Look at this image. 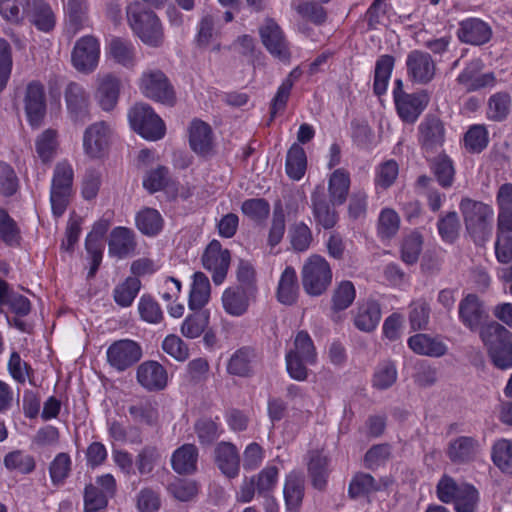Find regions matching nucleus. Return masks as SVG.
I'll return each instance as SVG.
<instances>
[{"label":"nucleus","instance_id":"obj_54","mask_svg":"<svg viewBox=\"0 0 512 512\" xmlns=\"http://www.w3.org/2000/svg\"><path fill=\"white\" fill-rule=\"evenodd\" d=\"M356 290L351 281H342L335 288L332 295V309L342 311L347 309L354 301Z\"/></svg>","mask_w":512,"mask_h":512},{"label":"nucleus","instance_id":"obj_22","mask_svg":"<svg viewBox=\"0 0 512 512\" xmlns=\"http://www.w3.org/2000/svg\"><path fill=\"white\" fill-rule=\"evenodd\" d=\"M388 479L376 480L372 475L364 472L356 473L348 487V494L352 499L368 496L389 486Z\"/></svg>","mask_w":512,"mask_h":512},{"label":"nucleus","instance_id":"obj_25","mask_svg":"<svg viewBox=\"0 0 512 512\" xmlns=\"http://www.w3.org/2000/svg\"><path fill=\"white\" fill-rule=\"evenodd\" d=\"M283 494L286 510L288 512H299L304 497V477L296 472L287 475Z\"/></svg>","mask_w":512,"mask_h":512},{"label":"nucleus","instance_id":"obj_18","mask_svg":"<svg viewBox=\"0 0 512 512\" xmlns=\"http://www.w3.org/2000/svg\"><path fill=\"white\" fill-rule=\"evenodd\" d=\"M110 134L111 129L105 122L90 125L84 133L85 152L91 157H100L108 147Z\"/></svg>","mask_w":512,"mask_h":512},{"label":"nucleus","instance_id":"obj_49","mask_svg":"<svg viewBox=\"0 0 512 512\" xmlns=\"http://www.w3.org/2000/svg\"><path fill=\"white\" fill-rule=\"evenodd\" d=\"M393 67L394 58L391 55H382L377 60L373 85L374 92L377 95H382L386 92Z\"/></svg>","mask_w":512,"mask_h":512},{"label":"nucleus","instance_id":"obj_39","mask_svg":"<svg viewBox=\"0 0 512 512\" xmlns=\"http://www.w3.org/2000/svg\"><path fill=\"white\" fill-rule=\"evenodd\" d=\"M3 306H8L11 312L19 316H26L31 310L28 298L11 291L8 284L0 279V308Z\"/></svg>","mask_w":512,"mask_h":512},{"label":"nucleus","instance_id":"obj_2","mask_svg":"<svg viewBox=\"0 0 512 512\" xmlns=\"http://www.w3.org/2000/svg\"><path fill=\"white\" fill-rule=\"evenodd\" d=\"M466 229L474 242L483 245L492 234L493 210L479 201L465 198L460 203Z\"/></svg>","mask_w":512,"mask_h":512},{"label":"nucleus","instance_id":"obj_64","mask_svg":"<svg viewBox=\"0 0 512 512\" xmlns=\"http://www.w3.org/2000/svg\"><path fill=\"white\" fill-rule=\"evenodd\" d=\"M4 464L6 468L17 470L23 474L31 473L35 469L34 458L22 451H13L7 454L4 458Z\"/></svg>","mask_w":512,"mask_h":512},{"label":"nucleus","instance_id":"obj_12","mask_svg":"<svg viewBox=\"0 0 512 512\" xmlns=\"http://www.w3.org/2000/svg\"><path fill=\"white\" fill-rule=\"evenodd\" d=\"M66 108L74 123L84 124L90 119L89 94L84 87L76 82H70L64 91Z\"/></svg>","mask_w":512,"mask_h":512},{"label":"nucleus","instance_id":"obj_50","mask_svg":"<svg viewBox=\"0 0 512 512\" xmlns=\"http://www.w3.org/2000/svg\"><path fill=\"white\" fill-rule=\"evenodd\" d=\"M134 421L154 425L158 420L157 405L150 400H140L128 408Z\"/></svg>","mask_w":512,"mask_h":512},{"label":"nucleus","instance_id":"obj_24","mask_svg":"<svg viewBox=\"0 0 512 512\" xmlns=\"http://www.w3.org/2000/svg\"><path fill=\"white\" fill-rule=\"evenodd\" d=\"M255 351L249 347L236 350L227 363V372L238 377H251L256 364Z\"/></svg>","mask_w":512,"mask_h":512},{"label":"nucleus","instance_id":"obj_9","mask_svg":"<svg viewBox=\"0 0 512 512\" xmlns=\"http://www.w3.org/2000/svg\"><path fill=\"white\" fill-rule=\"evenodd\" d=\"M203 267L212 275L216 285L224 282L230 266L231 255L228 249L222 247L218 240H212L201 257Z\"/></svg>","mask_w":512,"mask_h":512},{"label":"nucleus","instance_id":"obj_1","mask_svg":"<svg viewBox=\"0 0 512 512\" xmlns=\"http://www.w3.org/2000/svg\"><path fill=\"white\" fill-rule=\"evenodd\" d=\"M127 21L134 34L147 46L160 47L164 43V31L158 16L145 9L138 1L126 8Z\"/></svg>","mask_w":512,"mask_h":512},{"label":"nucleus","instance_id":"obj_13","mask_svg":"<svg viewBox=\"0 0 512 512\" xmlns=\"http://www.w3.org/2000/svg\"><path fill=\"white\" fill-rule=\"evenodd\" d=\"M407 75L411 82L427 84L431 82L436 73V65L430 54L413 50L406 59Z\"/></svg>","mask_w":512,"mask_h":512},{"label":"nucleus","instance_id":"obj_33","mask_svg":"<svg viewBox=\"0 0 512 512\" xmlns=\"http://www.w3.org/2000/svg\"><path fill=\"white\" fill-rule=\"evenodd\" d=\"M198 449L194 444H184L171 457L173 470L178 474H191L197 469Z\"/></svg>","mask_w":512,"mask_h":512},{"label":"nucleus","instance_id":"obj_48","mask_svg":"<svg viewBox=\"0 0 512 512\" xmlns=\"http://www.w3.org/2000/svg\"><path fill=\"white\" fill-rule=\"evenodd\" d=\"M492 461L505 474L512 475V441L497 440L492 447Z\"/></svg>","mask_w":512,"mask_h":512},{"label":"nucleus","instance_id":"obj_37","mask_svg":"<svg viewBox=\"0 0 512 512\" xmlns=\"http://www.w3.org/2000/svg\"><path fill=\"white\" fill-rule=\"evenodd\" d=\"M480 337L489 355L498 347L511 341V333L498 322H491L480 329Z\"/></svg>","mask_w":512,"mask_h":512},{"label":"nucleus","instance_id":"obj_3","mask_svg":"<svg viewBox=\"0 0 512 512\" xmlns=\"http://www.w3.org/2000/svg\"><path fill=\"white\" fill-rule=\"evenodd\" d=\"M73 177L70 163L61 161L56 164L50 190L51 209L55 217H61L70 203Z\"/></svg>","mask_w":512,"mask_h":512},{"label":"nucleus","instance_id":"obj_15","mask_svg":"<svg viewBox=\"0 0 512 512\" xmlns=\"http://www.w3.org/2000/svg\"><path fill=\"white\" fill-rule=\"evenodd\" d=\"M265 48L276 58L286 61L290 58L287 41L279 25L273 19H267L259 29Z\"/></svg>","mask_w":512,"mask_h":512},{"label":"nucleus","instance_id":"obj_8","mask_svg":"<svg viewBox=\"0 0 512 512\" xmlns=\"http://www.w3.org/2000/svg\"><path fill=\"white\" fill-rule=\"evenodd\" d=\"M100 59V43L97 38L86 35L79 38L71 52L72 66L80 73L90 74L96 70Z\"/></svg>","mask_w":512,"mask_h":512},{"label":"nucleus","instance_id":"obj_17","mask_svg":"<svg viewBox=\"0 0 512 512\" xmlns=\"http://www.w3.org/2000/svg\"><path fill=\"white\" fill-rule=\"evenodd\" d=\"M138 383L148 391H160L168 382L166 369L156 361L141 363L136 371Z\"/></svg>","mask_w":512,"mask_h":512},{"label":"nucleus","instance_id":"obj_44","mask_svg":"<svg viewBox=\"0 0 512 512\" xmlns=\"http://www.w3.org/2000/svg\"><path fill=\"white\" fill-rule=\"evenodd\" d=\"M108 53L115 62L124 67L132 68L135 66V48L129 41L118 37L113 38L109 43Z\"/></svg>","mask_w":512,"mask_h":512},{"label":"nucleus","instance_id":"obj_31","mask_svg":"<svg viewBox=\"0 0 512 512\" xmlns=\"http://www.w3.org/2000/svg\"><path fill=\"white\" fill-rule=\"evenodd\" d=\"M25 18L38 30L43 32L51 31L55 26V16L51 7L42 0H34L29 5Z\"/></svg>","mask_w":512,"mask_h":512},{"label":"nucleus","instance_id":"obj_20","mask_svg":"<svg viewBox=\"0 0 512 512\" xmlns=\"http://www.w3.org/2000/svg\"><path fill=\"white\" fill-rule=\"evenodd\" d=\"M457 34L462 42L472 45H482L490 40L492 30L484 21L471 18L460 23Z\"/></svg>","mask_w":512,"mask_h":512},{"label":"nucleus","instance_id":"obj_6","mask_svg":"<svg viewBox=\"0 0 512 512\" xmlns=\"http://www.w3.org/2000/svg\"><path fill=\"white\" fill-rule=\"evenodd\" d=\"M134 131L148 140H159L165 135V124L147 104H136L128 114Z\"/></svg>","mask_w":512,"mask_h":512},{"label":"nucleus","instance_id":"obj_53","mask_svg":"<svg viewBox=\"0 0 512 512\" xmlns=\"http://www.w3.org/2000/svg\"><path fill=\"white\" fill-rule=\"evenodd\" d=\"M286 231L285 213L280 204L273 210L272 219L268 231L267 244L273 248L283 239Z\"/></svg>","mask_w":512,"mask_h":512},{"label":"nucleus","instance_id":"obj_19","mask_svg":"<svg viewBox=\"0 0 512 512\" xmlns=\"http://www.w3.org/2000/svg\"><path fill=\"white\" fill-rule=\"evenodd\" d=\"M189 144L195 153L208 155L213 149V132L210 125L200 119H194L189 126Z\"/></svg>","mask_w":512,"mask_h":512},{"label":"nucleus","instance_id":"obj_36","mask_svg":"<svg viewBox=\"0 0 512 512\" xmlns=\"http://www.w3.org/2000/svg\"><path fill=\"white\" fill-rule=\"evenodd\" d=\"M499 206L497 228L512 231V183L502 184L497 192Z\"/></svg>","mask_w":512,"mask_h":512},{"label":"nucleus","instance_id":"obj_62","mask_svg":"<svg viewBox=\"0 0 512 512\" xmlns=\"http://www.w3.org/2000/svg\"><path fill=\"white\" fill-rule=\"evenodd\" d=\"M511 99L507 93H496L488 101V117L494 121H501L510 111Z\"/></svg>","mask_w":512,"mask_h":512},{"label":"nucleus","instance_id":"obj_51","mask_svg":"<svg viewBox=\"0 0 512 512\" xmlns=\"http://www.w3.org/2000/svg\"><path fill=\"white\" fill-rule=\"evenodd\" d=\"M241 212L256 223H264L270 214V204L264 198H251L241 205Z\"/></svg>","mask_w":512,"mask_h":512},{"label":"nucleus","instance_id":"obj_60","mask_svg":"<svg viewBox=\"0 0 512 512\" xmlns=\"http://www.w3.org/2000/svg\"><path fill=\"white\" fill-rule=\"evenodd\" d=\"M400 227V217L391 208L381 211L378 219V233L382 238L389 239L396 235Z\"/></svg>","mask_w":512,"mask_h":512},{"label":"nucleus","instance_id":"obj_52","mask_svg":"<svg viewBox=\"0 0 512 512\" xmlns=\"http://www.w3.org/2000/svg\"><path fill=\"white\" fill-rule=\"evenodd\" d=\"M140 286L141 283L137 277H128L114 289L115 302L122 307L130 306L137 296Z\"/></svg>","mask_w":512,"mask_h":512},{"label":"nucleus","instance_id":"obj_30","mask_svg":"<svg viewBox=\"0 0 512 512\" xmlns=\"http://www.w3.org/2000/svg\"><path fill=\"white\" fill-rule=\"evenodd\" d=\"M381 318L380 305L376 301H366L356 308L354 313V325L364 332L373 331Z\"/></svg>","mask_w":512,"mask_h":512},{"label":"nucleus","instance_id":"obj_32","mask_svg":"<svg viewBox=\"0 0 512 512\" xmlns=\"http://www.w3.org/2000/svg\"><path fill=\"white\" fill-rule=\"evenodd\" d=\"M479 450V443L473 437L460 436L450 443V462L465 464L473 461Z\"/></svg>","mask_w":512,"mask_h":512},{"label":"nucleus","instance_id":"obj_42","mask_svg":"<svg viewBox=\"0 0 512 512\" xmlns=\"http://www.w3.org/2000/svg\"><path fill=\"white\" fill-rule=\"evenodd\" d=\"M58 132L48 128L39 134L35 140V149L43 163H49L55 157L58 149Z\"/></svg>","mask_w":512,"mask_h":512},{"label":"nucleus","instance_id":"obj_58","mask_svg":"<svg viewBox=\"0 0 512 512\" xmlns=\"http://www.w3.org/2000/svg\"><path fill=\"white\" fill-rule=\"evenodd\" d=\"M423 237L417 232L413 231L407 235L402 243V260L407 264H414L417 262L422 250Z\"/></svg>","mask_w":512,"mask_h":512},{"label":"nucleus","instance_id":"obj_4","mask_svg":"<svg viewBox=\"0 0 512 512\" xmlns=\"http://www.w3.org/2000/svg\"><path fill=\"white\" fill-rule=\"evenodd\" d=\"M301 277L305 292L311 296H319L330 286L332 270L324 257L313 254L305 261Z\"/></svg>","mask_w":512,"mask_h":512},{"label":"nucleus","instance_id":"obj_29","mask_svg":"<svg viewBox=\"0 0 512 512\" xmlns=\"http://www.w3.org/2000/svg\"><path fill=\"white\" fill-rule=\"evenodd\" d=\"M120 92V81L111 74L99 78L96 98L105 111H111L117 104Z\"/></svg>","mask_w":512,"mask_h":512},{"label":"nucleus","instance_id":"obj_23","mask_svg":"<svg viewBox=\"0 0 512 512\" xmlns=\"http://www.w3.org/2000/svg\"><path fill=\"white\" fill-rule=\"evenodd\" d=\"M459 316L462 322L470 329H476L483 320L486 319L487 313L478 296L468 294L459 305Z\"/></svg>","mask_w":512,"mask_h":512},{"label":"nucleus","instance_id":"obj_11","mask_svg":"<svg viewBox=\"0 0 512 512\" xmlns=\"http://www.w3.org/2000/svg\"><path fill=\"white\" fill-rule=\"evenodd\" d=\"M24 109L29 124L38 128L46 115V97L43 84L38 81L30 82L24 93Z\"/></svg>","mask_w":512,"mask_h":512},{"label":"nucleus","instance_id":"obj_45","mask_svg":"<svg viewBox=\"0 0 512 512\" xmlns=\"http://www.w3.org/2000/svg\"><path fill=\"white\" fill-rule=\"evenodd\" d=\"M136 227L146 236H155L163 228L161 214L153 208H144L139 211L135 218Z\"/></svg>","mask_w":512,"mask_h":512},{"label":"nucleus","instance_id":"obj_14","mask_svg":"<svg viewBox=\"0 0 512 512\" xmlns=\"http://www.w3.org/2000/svg\"><path fill=\"white\" fill-rule=\"evenodd\" d=\"M419 143L427 156L437 152L445 142L444 123L435 116L428 115L418 126Z\"/></svg>","mask_w":512,"mask_h":512},{"label":"nucleus","instance_id":"obj_21","mask_svg":"<svg viewBox=\"0 0 512 512\" xmlns=\"http://www.w3.org/2000/svg\"><path fill=\"white\" fill-rule=\"evenodd\" d=\"M134 232L126 227H116L110 233L108 251L111 256L119 259L132 254L136 248Z\"/></svg>","mask_w":512,"mask_h":512},{"label":"nucleus","instance_id":"obj_61","mask_svg":"<svg viewBox=\"0 0 512 512\" xmlns=\"http://www.w3.org/2000/svg\"><path fill=\"white\" fill-rule=\"evenodd\" d=\"M209 317L203 312H197L186 317L181 325L183 336L194 339L199 337L207 327Z\"/></svg>","mask_w":512,"mask_h":512},{"label":"nucleus","instance_id":"obj_26","mask_svg":"<svg viewBox=\"0 0 512 512\" xmlns=\"http://www.w3.org/2000/svg\"><path fill=\"white\" fill-rule=\"evenodd\" d=\"M477 498V491L472 485L458 484L450 479V499L457 512H474Z\"/></svg>","mask_w":512,"mask_h":512},{"label":"nucleus","instance_id":"obj_55","mask_svg":"<svg viewBox=\"0 0 512 512\" xmlns=\"http://www.w3.org/2000/svg\"><path fill=\"white\" fill-rule=\"evenodd\" d=\"M397 380V369L393 362L380 363L373 375V387L379 390L390 388Z\"/></svg>","mask_w":512,"mask_h":512},{"label":"nucleus","instance_id":"obj_57","mask_svg":"<svg viewBox=\"0 0 512 512\" xmlns=\"http://www.w3.org/2000/svg\"><path fill=\"white\" fill-rule=\"evenodd\" d=\"M294 9L300 17L316 25L323 24L327 18L326 10L311 1H298L294 4Z\"/></svg>","mask_w":512,"mask_h":512},{"label":"nucleus","instance_id":"obj_34","mask_svg":"<svg viewBox=\"0 0 512 512\" xmlns=\"http://www.w3.org/2000/svg\"><path fill=\"white\" fill-rule=\"evenodd\" d=\"M298 293L299 285L296 271L293 267L287 266L278 282L277 300L284 305H293L297 300Z\"/></svg>","mask_w":512,"mask_h":512},{"label":"nucleus","instance_id":"obj_56","mask_svg":"<svg viewBox=\"0 0 512 512\" xmlns=\"http://www.w3.org/2000/svg\"><path fill=\"white\" fill-rule=\"evenodd\" d=\"M288 354H295L302 357L306 363L314 364L316 361V351L313 341L306 331L297 333L294 340V348Z\"/></svg>","mask_w":512,"mask_h":512},{"label":"nucleus","instance_id":"obj_27","mask_svg":"<svg viewBox=\"0 0 512 512\" xmlns=\"http://www.w3.org/2000/svg\"><path fill=\"white\" fill-rule=\"evenodd\" d=\"M312 210L315 221L324 229H331L338 220L337 213L324 197L323 188L318 187L311 196Z\"/></svg>","mask_w":512,"mask_h":512},{"label":"nucleus","instance_id":"obj_35","mask_svg":"<svg viewBox=\"0 0 512 512\" xmlns=\"http://www.w3.org/2000/svg\"><path fill=\"white\" fill-rule=\"evenodd\" d=\"M308 473L314 488L323 490L328 478V459L319 450L310 451L308 454Z\"/></svg>","mask_w":512,"mask_h":512},{"label":"nucleus","instance_id":"obj_5","mask_svg":"<svg viewBox=\"0 0 512 512\" xmlns=\"http://www.w3.org/2000/svg\"><path fill=\"white\" fill-rule=\"evenodd\" d=\"M393 99L398 116L407 123H414L429 102V96L425 91L407 93L403 89L401 79L395 81Z\"/></svg>","mask_w":512,"mask_h":512},{"label":"nucleus","instance_id":"obj_41","mask_svg":"<svg viewBox=\"0 0 512 512\" xmlns=\"http://www.w3.org/2000/svg\"><path fill=\"white\" fill-rule=\"evenodd\" d=\"M480 62L473 61L470 65L459 75L457 81L464 85L465 88L470 90L480 89L494 83V76L491 73L477 75L480 70Z\"/></svg>","mask_w":512,"mask_h":512},{"label":"nucleus","instance_id":"obj_10","mask_svg":"<svg viewBox=\"0 0 512 512\" xmlns=\"http://www.w3.org/2000/svg\"><path fill=\"white\" fill-rule=\"evenodd\" d=\"M106 354L109 365L122 372L142 358V348L134 340L122 339L113 342Z\"/></svg>","mask_w":512,"mask_h":512},{"label":"nucleus","instance_id":"obj_38","mask_svg":"<svg viewBox=\"0 0 512 512\" xmlns=\"http://www.w3.org/2000/svg\"><path fill=\"white\" fill-rule=\"evenodd\" d=\"M210 293L211 286L208 277L203 272L194 273L189 295V308L200 310L208 303Z\"/></svg>","mask_w":512,"mask_h":512},{"label":"nucleus","instance_id":"obj_47","mask_svg":"<svg viewBox=\"0 0 512 512\" xmlns=\"http://www.w3.org/2000/svg\"><path fill=\"white\" fill-rule=\"evenodd\" d=\"M307 159L304 149L293 144L287 153L286 172L288 176L294 180H300L306 171Z\"/></svg>","mask_w":512,"mask_h":512},{"label":"nucleus","instance_id":"obj_46","mask_svg":"<svg viewBox=\"0 0 512 512\" xmlns=\"http://www.w3.org/2000/svg\"><path fill=\"white\" fill-rule=\"evenodd\" d=\"M29 5V0H0V15L11 24L21 25Z\"/></svg>","mask_w":512,"mask_h":512},{"label":"nucleus","instance_id":"obj_16","mask_svg":"<svg viewBox=\"0 0 512 512\" xmlns=\"http://www.w3.org/2000/svg\"><path fill=\"white\" fill-rule=\"evenodd\" d=\"M214 462L222 474L228 478H236L240 473V454L231 442L222 441L215 446Z\"/></svg>","mask_w":512,"mask_h":512},{"label":"nucleus","instance_id":"obj_28","mask_svg":"<svg viewBox=\"0 0 512 512\" xmlns=\"http://www.w3.org/2000/svg\"><path fill=\"white\" fill-rule=\"evenodd\" d=\"M221 301L227 314L239 317L248 310L250 297L242 287H228L223 291Z\"/></svg>","mask_w":512,"mask_h":512},{"label":"nucleus","instance_id":"obj_7","mask_svg":"<svg viewBox=\"0 0 512 512\" xmlns=\"http://www.w3.org/2000/svg\"><path fill=\"white\" fill-rule=\"evenodd\" d=\"M139 88L144 96L156 102L168 106H173L176 102L174 88L161 70L143 72L139 80Z\"/></svg>","mask_w":512,"mask_h":512},{"label":"nucleus","instance_id":"obj_40","mask_svg":"<svg viewBox=\"0 0 512 512\" xmlns=\"http://www.w3.org/2000/svg\"><path fill=\"white\" fill-rule=\"evenodd\" d=\"M409 348L420 355L439 357L445 354L446 346L426 334H416L408 339Z\"/></svg>","mask_w":512,"mask_h":512},{"label":"nucleus","instance_id":"obj_43","mask_svg":"<svg viewBox=\"0 0 512 512\" xmlns=\"http://www.w3.org/2000/svg\"><path fill=\"white\" fill-rule=\"evenodd\" d=\"M350 187V176L344 169L335 170L329 179L330 200L335 205H341L346 201Z\"/></svg>","mask_w":512,"mask_h":512},{"label":"nucleus","instance_id":"obj_63","mask_svg":"<svg viewBox=\"0 0 512 512\" xmlns=\"http://www.w3.org/2000/svg\"><path fill=\"white\" fill-rule=\"evenodd\" d=\"M290 242L294 250L298 252L306 251L312 242V232L303 222L295 223L289 230Z\"/></svg>","mask_w":512,"mask_h":512},{"label":"nucleus","instance_id":"obj_59","mask_svg":"<svg viewBox=\"0 0 512 512\" xmlns=\"http://www.w3.org/2000/svg\"><path fill=\"white\" fill-rule=\"evenodd\" d=\"M0 239L9 246L18 245L21 239L20 228L6 210L0 213Z\"/></svg>","mask_w":512,"mask_h":512}]
</instances>
